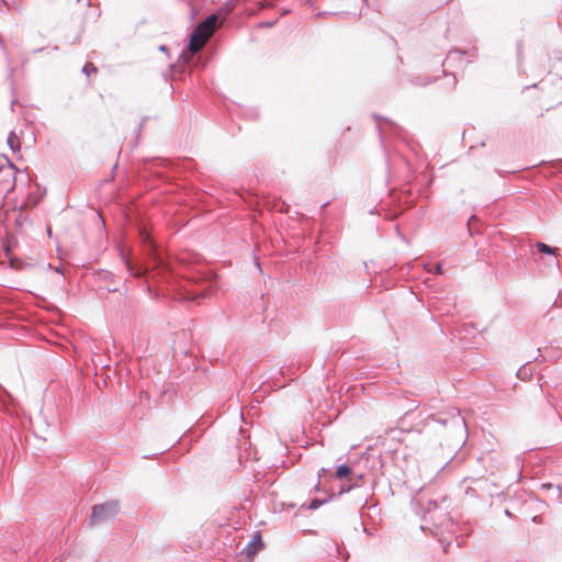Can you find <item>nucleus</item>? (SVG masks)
Masks as SVG:
<instances>
[{
  "label": "nucleus",
  "instance_id": "6",
  "mask_svg": "<svg viewBox=\"0 0 562 562\" xmlns=\"http://www.w3.org/2000/svg\"><path fill=\"white\" fill-rule=\"evenodd\" d=\"M216 288L215 280H207L203 282L201 285L196 284V288H193L188 292V296L186 297L189 301H196L202 297H206L210 295Z\"/></svg>",
  "mask_w": 562,
  "mask_h": 562
},
{
  "label": "nucleus",
  "instance_id": "32",
  "mask_svg": "<svg viewBox=\"0 0 562 562\" xmlns=\"http://www.w3.org/2000/svg\"><path fill=\"white\" fill-rule=\"evenodd\" d=\"M289 13V10H282L281 15H285Z\"/></svg>",
  "mask_w": 562,
  "mask_h": 562
},
{
  "label": "nucleus",
  "instance_id": "39",
  "mask_svg": "<svg viewBox=\"0 0 562 562\" xmlns=\"http://www.w3.org/2000/svg\"><path fill=\"white\" fill-rule=\"evenodd\" d=\"M368 0H363L364 3H367Z\"/></svg>",
  "mask_w": 562,
  "mask_h": 562
},
{
  "label": "nucleus",
  "instance_id": "21",
  "mask_svg": "<svg viewBox=\"0 0 562 562\" xmlns=\"http://www.w3.org/2000/svg\"><path fill=\"white\" fill-rule=\"evenodd\" d=\"M82 72L86 74L87 76H90L91 74H97L98 72V68L93 64L87 63L82 67Z\"/></svg>",
  "mask_w": 562,
  "mask_h": 562
},
{
  "label": "nucleus",
  "instance_id": "11",
  "mask_svg": "<svg viewBox=\"0 0 562 562\" xmlns=\"http://www.w3.org/2000/svg\"><path fill=\"white\" fill-rule=\"evenodd\" d=\"M536 248L539 250V252L543 255H550L554 257V265L559 267V260L557 259V256L559 254V248L551 247L542 241L536 243Z\"/></svg>",
  "mask_w": 562,
  "mask_h": 562
},
{
  "label": "nucleus",
  "instance_id": "12",
  "mask_svg": "<svg viewBox=\"0 0 562 562\" xmlns=\"http://www.w3.org/2000/svg\"><path fill=\"white\" fill-rule=\"evenodd\" d=\"M335 475L339 480H342V479L350 480V476L352 475V468L349 467L348 464H340L337 467Z\"/></svg>",
  "mask_w": 562,
  "mask_h": 562
},
{
  "label": "nucleus",
  "instance_id": "23",
  "mask_svg": "<svg viewBox=\"0 0 562 562\" xmlns=\"http://www.w3.org/2000/svg\"><path fill=\"white\" fill-rule=\"evenodd\" d=\"M15 167L12 162H9V166L5 168H0V173H5V176L13 177Z\"/></svg>",
  "mask_w": 562,
  "mask_h": 562
},
{
  "label": "nucleus",
  "instance_id": "31",
  "mask_svg": "<svg viewBox=\"0 0 562 562\" xmlns=\"http://www.w3.org/2000/svg\"><path fill=\"white\" fill-rule=\"evenodd\" d=\"M505 515H506V516H508V517H510V516H512V513H510L508 509H506V510H505Z\"/></svg>",
  "mask_w": 562,
  "mask_h": 562
},
{
  "label": "nucleus",
  "instance_id": "14",
  "mask_svg": "<svg viewBox=\"0 0 562 562\" xmlns=\"http://www.w3.org/2000/svg\"><path fill=\"white\" fill-rule=\"evenodd\" d=\"M436 80L429 77L422 78L420 76H413L411 77L409 81L412 85L425 87Z\"/></svg>",
  "mask_w": 562,
  "mask_h": 562
},
{
  "label": "nucleus",
  "instance_id": "36",
  "mask_svg": "<svg viewBox=\"0 0 562 562\" xmlns=\"http://www.w3.org/2000/svg\"><path fill=\"white\" fill-rule=\"evenodd\" d=\"M47 234L50 235L52 234V229L50 227H47Z\"/></svg>",
  "mask_w": 562,
  "mask_h": 562
},
{
  "label": "nucleus",
  "instance_id": "10",
  "mask_svg": "<svg viewBox=\"0 0 562 562\" xmlns=\"http://www.w3.org/2000/svg\"><path fill=\"white\" fill-rule=\"evenodd\" d=\"M248 0H227L220 8V13L225 15L231 14L234 9L245 5Z\"/></svg>",
  "mask_w": 562,
  "mask_h": 562
},
{
  "label": "nucleus",
  "instance_id": "2",
  "mask_svg": "<svg viewBox=\"0 0 562 562\" xmlns=\"http://www.w3.org/2000/svg\"><path fill=\"white\" fill-rule=\"evenodd\" d=\"M479 57L477 47L473 46L470 49L451 48L441 66L449 68H464L468 64L473 63Z\"/></svg>",
  "mask_w": 562,
  "mask_h": 562
},
{
  "label": "nucleus",
  "instance_id": "27",
  "mask_svg": "<svg viewBox=\"0 0 562 562\" xmlns=\"http://www.w3.org/2000/svg\"><path fill=\"white\" fill-rule=\"evenodd\" d=\"M553 485L551 483H543L541 484L542 490H550Z\"/></svg>",
  "mask_w": 562,
  "mask_h": 562
},
{
  "label": "nucleus",
  "instance_id": "18",
  "mask_svg": "<svg viewBox=\"0 0 562 562\" xmlns=\"http://www.w3.org/2000/svg\"><path fill=\"white\" fill-rule=\"evenodd\" d=\"M216 20H217V15L216 14H211L206 19L201 21L200 23L202 25H204L206 29H210L211 32H213L214 29H215Z\"/></svg>",
  "mask_w": 562,
  "mask_h": 562
},
{
  "label": "nucleus",
  "instance_id": "15",
  "mask_svg": "<svg viewBox=\"0 0 562 562\" xmlns=\"http://www.w3.org/2000/svg\"><path fill=\"white\" fill-rule=\"evenodd\" d=\"M271 5L272 4L269 3L267 0H260V1L256 2V9H248V8H246L244 12L249 14V15H251V14H255L257 11L263 10V9H266L268 7H271Z\"/></svg>",
  "mask_w": 562,
  "mask_h": 562
},
{
  "label": "nucleus",
  "instance_id": "4",
  "mask_svg": "<svg viewBox=\"0 0 562 562\" xmlns=\"http://www.w3.org/2000/svg\"><path fill=\"white\" fill-rule=\"evenodd\" d=\"M213 32L199 23L191 32L188 49L192 54H196L203 47L204 43L209 40Z\"/></svg>",
  "mask_w": 562,
  "mask_h": 562
},
{
  "label": "nucleus",
  "instance_id": "38",
  "mask_svg": "<svg viewBox=\"0 0 562 562\" xmlns=\"http://www.w3.org/2000/svg\"><path fill=\"white\" fill-rule=\"evenodd\" d=\"M303 1L307 3V2H310L311 0H303Z\"/></svg>",
  "mask_w": 562,
  "mask_h": 562
},
{
  "label": "nucleus",
  "instance_id": "3",
  "mask_svg": "<svg viewBox=\"0 0 562 562\" xmlns=\"http://www.w3.org/2000/svg\"><path fill=\"white\" fill-rule=\"evenodd\" d=\"M119 512V504L115 501L97 504L92 507L89 526L112 521Z\"/></svg>",
  "mask_w": 562,
  "mask_h": 562
},
{
  "label": "nucleus",
  "instance_id": "33",
  "mask_svg": "<svg viewBox=\"0 0 562 562\" xmlns=\"http://www.w3.org/2000/svg\"><path fill=\"white\" fill-rule=\"evenodd\" d=\"M181 58H184V59H186V63L188 61L187 56H186V54H184V53H181Z\"/></svg>",
  "mask_w": 562,
  "mask_h": 562
},
{
  "label": "nucleus",
  "instance_id": "37",
  "mask_svg": "<svg viewBox=\"0 0 562 562\" xmlns=\"http://www.w3.org/2000/svg\"><path fill=\"white\" fill-rule=\"evenodd\" d=\"M532 520H533L535 522H537V521H538V516H535V517L532 518Z\"/></svg>",
  "mask_w": 562,
  "mask_h": 562
},
{
  "label": "nucleus",
  "instance_id": "29",
  "mask_svg": "<svg viewBox=\"0 0 562 562\" xmlns=\"http://www.w3.org/2000/svg\"><path fill=\"white\" fill-rule=\"evenodd\" d=\"M376 128H378L380 135L382 136L384 133L383 128L380 125H376Z\"/></svg>",
  "mask_w": 562,
  "mask_h": 562
},
{
  "label": "nucleus",
  "instance_id": "34",
  "mask_svg": "<svg viewBox=\"0 0 562 562\" xmlns=\"http://www.w3.org/2000/svg\"><path fill=\"white\" fill-rule=\"evenodd\" d=\"M44 48H38V49H35L34 53H38V52H43Z\"/></svg>",
  "mask_w": 562,
  "mask_h": 562
},
{
  "label": "nucleus",
  "instance_id": "16",
  "mask_svg": "<svg viewBox=\"0 0 562 562\" xmlns=\"http://www.w3.org/2000/svg\"><path fill=\"white\" fill-rule=\"evenodd\" d=\"M363 479H364L363 474H353L352 473V475L350 476V480H349L351 482V485L348 486L347 488L341 487V493L349 492L351 490V487L359 486V483L361 481H363Z\"/></svg>",
  "mask_w": 562,
  "mask_h": 562
},
{
  "label": "nucleus",
  "instance_id": "26",
  "mask_svg": "<svg viewBox=\"0 0 562 562\" xmlns=\"http://www.w3.org/2000/svg\"><path fill=\"white\" fill-rule=\"evenodd\" d=\"M438 506L437 501H429L427 504V512H431L432 509H436Z\"/></svg>",
  "mask_w": 562,
  "mask_h": 562
},
{
  "label": "nucleus",
  "instance_id": "24",
  "mask_svg": "<svg viewBox=\"0 0 562 562\" xmlns=\"http://www.w3.org/2000/svg\"><path fill=\"white\" fill-rule=\"evenodd\" d=\"M442 72H443V75H445L446 77H448V76H450V77H451V80L449 81V83H448V85L450 86V88H451V89H456L457 83H458V79H457L456 75H454V74H452V72H447L445 69L442 70Z\"/></svg>",
  "mask_w": 562,
  "mask_h": 562
},
{
  "label": "nucleus",
  "instance_id": "28",
  "mask_svg": "<svg viewBox=\"0 0 562 562\" xmlns=\"http://www.w3.org/2000/svg\"><path fill=\"white\" fill-rule=\"evenodd\" d=\"M167 49H168V48H167V46H166V45H160V46H159V50H160V52H167Z\"/></svg>",
  "mask_w": 562,
  "mask_h": 562
},
{
  "label": "nucleus",
  "instance_id": "13",
  "mask_svg": "<svg viewBox=\"0 0 562 562\" xmlns=\"http://www.w3.org/2000/svg\"><path fill=\"white\" fill-rule=\"evenodd\" d=\"M7 143L12 151H14V153L20 151L21 143H20L18 135L13 131H11L9 133Z\"/></svg>",
  "mask_w": 562,
  "mask_h": 562
},
{
  "label": "nucleus",
  "instance_id": "35",
  "mask_svg": "<svg viewBox=\"0 0 562 562\" xmlns=\"http://www.w3.org/2000/svg\"><path fill=\"white\" fill-rule=\"evenodd\" d=\"M140 124H143V122ZM140 130H142V125H139L138 128H137V133L138 134L140 133Z\"/></svg>",
  "mask_w": 562,
  "mask_h": 562
},
{
  "label": "nucleus",
  "instance_id": "8",
  "mask_svg": "<svg viewBox=\"0 0 562 562\" xmlns=\"http://www.w3.org/2000/svg\"><path fill=\"white\" fill-rule=\"evenodd\" d=\"M262 548H263V541H262L261 535L259 532H256L255 536L252 537V539L245 547L244 552L247 558L251 559Z\"/></svg>",
  "mask_w": 562,
  "mask_h": 562
},
{
  "label": "nucleus",
  "instance_id": "20",
  "mask_svg": "<svg viewBox=\"0 0 562 562\" xmlns=\"http://www.w3.org/2000/svg\"><path fill=\"white\" fill-rule=\"evenodd\" d=\"M326 502H327L326 499L314 498L307 505V509L315 510V509L319 508Z\"/></svg>",
  "mask_w": 562,
  "mask_h": 562
},
{
  "label": "nucleus",
  "instance_id": "9",
  "mask_svg": "<svg viewBox=\"0 0 562 562\" xmlns=\"http://www.w3.org/2000/svg\"><path fill=\"white\" fill-rule=\"evenodd\" d=\"M97 276L100 281H104V282L109 283V285H108L109 292L117 291V288L115 286L116 277L114 273H112L111 271L102 270V271H99Z\"/></svg>",
  "mask_w": 562,
  "mask_h": 562
},
{
  "label": "nucleus",
  "instance_id": "30",
  "mask_svg": "<svg viewBox=\"0 0 562 562\" xmlns=\"http://www.w3.org/2000/svg\"><path fill=\"white\" fill-rule=\"evenodd\" d=\"M80 41V35L76 36V38L71 42V44L77 43Z\"/></svg>",
  "mask_w": 562,
  "mask_h": 562
},
{
  "label": "nucleus",
  "instance_id": "17",
  "mask_svg": "<svg viewBox=\"0 0 562 562\" xmlns=\"http://www.w3.org/2000/svg\"><path fill=\"white\" fill-rule=\"evenodd\" d=\"M425 270L429 273H435V274H442L443 272V269H442V265L440 262L438 263H426L424 266Z\"/></svg>",
  "mask_w": 562,
  "mask_h": 562
},
{
  "label": "nucleus",
  "instance_id": "25",
  "mask_svg": "<svg viewBox=\"0 0 562 562\" xmlns=\"http://www.w3.org/2000/svg\"><path fill=\"white\" fill-rule=\"evenodd\" d=\"M276 23H277V20L263 21L258 24V27H272L273 25H276Z\"/></svg>",
  "mask_w": 562,
  "mask_h": 562
},
{
  "label": "nucleus",
  "instance_id": "1",
  "mask_svg": "<svg viewBox=\"0 0 562 562\" xmlns=\"http://www.w3.org/2000/svg\"><path fill=\"white\" fill-rule=\"evenodd\" d=\"M138 236L143 245L144 252L153 262V269L158 270L159 273H171L170 263L161 254L159 246L153 238L150 229L145 225L139 226Z\"/></svg>",
  "mask_w": 562,
  "mask_h": 562
},
{
  "label": "nucleus",
  "instance_id": "40",
  "mask_svg": "<svg viewBox=\"0 0 562 562\" xmlns=\"http://www.w3.org/2000/svg\"><path fill=\"white\" fill-rule=\"evenodd\" d=\"M449 0H445V2H448Z\"/></svg>",
  "mask_w": 562,
  "mask_h": 562
},
{
  "label": "nucleus",
  "instance_id": "22",
  "mask_svg": "<svg viewBox=\"0 0 562 562\" xmlns=\"http://www.w3.org/2000/svg\"><path fill=\"white\" fill-rule=\"evenodd\" d=\"M374 119H375L376 121L384 120V121L387 123V125H389L390 130H391L393 133H397V132H398V130H400V127H398L395 123H393V122H392V121H390V120L382 119L380 115H374Z\"/></svg>",
  "mask_w": 562,
  "mask_h": 562
},
{
  "label": "nucleus",
  "instance_id": "7",
  "mask_svg": "<svg viewBox=\"0 0 562 562\" xmlns=\"http://www.w3.org/2000/svg\"><path fill=\"white\" fill-rule=\"evenodd\" d=\"M130 276L135 278H147L150 272L148 266L134 263L128 257L121 255Z\"/></svg>",
  "mask_w": 562,
  "mask_h": 562
},
{
  "label": "nucleus",
  "instance_id": "19",
  "mask_svg": "<svg viewBox=\"0 0 562 562\" xmlns=\"http://www.w3.org/2000/svg\"><path fill=\"white\" fill-rule=\"evenodd\" d=\"M15 223L21 228L24 225V223H32V221L29 218L27 215L23 213V211H20L15 218Z\"/></svg>",
  "mask_w": 562,
  "mask_h": 562
},
{
  "label": "nucleus",
  "instance_id": "5",
  "mask_svg": "<svg viewBox=\"0 0 562 562\" xmlns=\"http://www.w3.org/2000/svg\"><path fill=\"white\" fill-rule=\"evenodd\" d=\"M431 419L441 426L450 425L457 429L465 427L464 418L461 416L460 411L456 408L451 409L449 418H446L442 416V414H439L437 416H431Z\"/></svg>",
  "mask_w": 562,
  "mask_h": 562
}]
</instances>
